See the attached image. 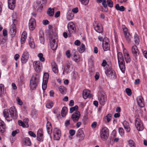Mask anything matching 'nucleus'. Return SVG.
<instances>
[{"mask_svg":"<svg viewBox=\"0 0 147 147\" xmlns=\"http://www.w3.org/2000/svg\"><path fill=\"white\" fill-rule=\"evenodd\" d=\"M130 147H135L134 141L132 140H129L128 141Z\"/></svg>","mask_w":147,"mask_h":147,"instance_id":"obj_47","label":"nucleus"},{"mask_svg":"<svg viewBox=\"0 0 147 147\" xmlns=\"http://www.w3.org/2000/svg\"><path fill=\"white\" fill-rule=\"evenodd\" d=\"M65 54L66 55L67 57L68 58H70L71 56V55L70 53V51L69 50H68L66 51L65 52Z\"/></svg>","mask_w":147,"mask_h":147,"instance_id":"obj_60","label":"nucleus"},{"mask_svg":"<svg viewBox=\"0 0 147 147\" xmlns=\"http://www.w3.org/2000/svg\"><path fill=\"white\" fill-rule=\"evenodd\" d=\"M109 40L107 38H106L104 39L103 41L102 42V45L103 44H105V45H109Z\"/></svg>","mask_w":147,"mask_h":147,"instance_id":"obj_56","label":"nucleus"},{"mask_svg":"<svg viewBox=\"0 0 147 147\" xmlns=\"http://www.w3.org/2000/svg\"><path fill=\"white\" fill-rule=\"evenodd\" d=\"M13 24L11 26L9 31L10 33L13 36H14L16 32V24H17V16L15 12H13L12 14Z\"/></svg>","mask_w":147,"mask_h":147,"instance_id":"obj_2","label":"nucleus"},{"mask_svg":"<svg viewBox=\"0 0 147 147\" xmlns=\"http://www.w3.org/2000/svg\"><path fill=\"white\" fill-rule=\"evenodd\" d=\"M32 117L35 118L37 116V112L36 111H34L32 112Z\"/></svg>","mask_w":147,"mask_h":147,"instance_id":"obj_53","label":"nucleus"},{"mask_svg":"<svg viewBox=\"0 0 147 147\" xmlns=\"http://www.w3.org/2000/svg\"><path fill=\"white\" fill-rule=\"evenodd\" d=\"M46 2V0H37L36 8L37 9H42L44 8Z\"/></svg>","mask_w":147,"mask_h":147,"instance_id":"obj_9","label":"nucleus"},{"mask_svg":"<svg viewBox=\"0 0 147 147\" xmlns=\"http://www.w3.org/2000/svg\"><path fill=\"white\" fill-rule=\"evenodd\" d=\"M29 39L28 41L29 46L31 48L33 49L35 47V46L33 39L31 37H29Z\"/></svg>","mask_w":147,"mask_h":147,"instance_id":"obj_32","label":"nucleus"},{"mask_svg":"<svg viewBox=\"0 0 147 147\" xmlns=\"http://www.w3.org/2000/svg\"><path fill=\"white\" fill-rule=\"evenodd\" d=\"M124 56L126 63H128L130 62L131 61V59L129 54L127 53H123Z\"/></svg>","mask_w":147,"mask_h":147,"instance_id":"obj_30","label":"nucleus"},{"mask_svg":"<svg viewBox=\"0 0 147 147\" xmlns=\"http://www.w3.org/2000/svg\"><path fill=\"white\" fill-rule=\"evenodd\" d=\"M36 25V22L34 19L31 18L29 20V29L32 30L35 28Z\"/></svg>","mask_w":147,"mask_h":147,"instance_id":"obj_12","label":"nucleus"},{"mask_svg":"<svg viewBox=\"0 0 147 147\" xmlns=\"http://www.w3.org/2000/svg\"><path fill=\"white\" fill-rule=\"evenodd\" d=\"M49 77V74L47 73H45L43 76V81L48 82Z\"/></svg>","mask_w":147,"mask_h":147,"instance_id":"obj_38","label":"nucleus"},{"mask_svg":"<svg viewBox=\"0 0 147 147\" xmlns=\"http://www.w3.org/2000/svg\"><path fill=\"white\" fill-rule=\"evenodd\" d=\"M4 117L8 121L12 120L13 117L17 116V113L14 107H12L9 109H5L3 111Z\"/></svg>","mask_w":147,"mask_h":147,"instance_id":"obj_1","label":"nucleus"},{"mask_svg":"<svg viewBox=\"0 0 147 147\" xmlns=\"http://www.w3.org/2000/svg\"><path fill=\"white\" fill-rule=\"evenodd\" d=\"M21 38L26 39L27 38V34L26 32H24L22 33Z\"/></svg>","mask_w":147,"mask_h":147,"instance_id":"obj_64","label":"nucleus"},{"mask_svg":"<svg viewBox=\"0 0 147 147\" xmlns=\"http://www.w3.org/2000/svg\"><path fill=\"white\" fill-rule=\"evenodd\" d=\"M94 27L95 30L97 32L100 33L102 32V26L97 25L95 26V25H94Z\"/></svg>","mask_w":147,"mask_h":147,"instance_id":"obj_29","label":"nucleus"},{"mask_svg":"<svg viewBox=\"0 0 147 147\" xmlns=\"http://www.w3.org/2000/svg\"><path fill=\"white\" fill-rule=\"evenodd\" d=\"M47 132L49 134H51L52 132V127L51 123L47 122Z\"/></svg>","mask_w":147,"mask_h":147,"instance_id":"obj_28","label":"nucleus"},{"mask_svg":"<svg viewBox=\"0 0 147 147\" xmlns=\"http://www.w3.org/2000/svg\"><path fill=\"white\" fill-rule=\"evenodd\" d=\"M70 67L68 66H65L64 68V70L63 72V74H64L65 72L67 74H68L69 72V68Z\"/></svg>","mask_w":147,"mask_h":147,"instance_id":"obj_49","label":"nucleus"},{"mask_svg":"<svg viewBox=\"0 0 147 147\" xmlns=\"http://www.w3.org/2000/svg\"><path fill=\"white\" fill-rule=\"evenodd\" d=\"M40 62L39 61H34L33 65L34 69L36 71H39L40 70Z\"/></svg>","mask_w":147,"mask_h":147,"instance_id":"obj_19","label":"nucleus"},{"mask_svg":"<svg viewBox=\"0 0 147 147\" xmlns=\"http://www.w3.org/2000/svg\"><path fill=\"white\" fill-rule=\"evenodd\" d=\"M109 136V129L106 127H103L101 130L100 137L103 140H107Z\"/></svg>","mask_w":147,"mask_h":147,"instance_id":"obj_6","label":"nucleus"},{"mask_svg":"<svg viewBox=\"0 0 147 147\" xmlns=\"http://www.w3.org/2000/svg\"><path fill=\"white\" fill-rule=\"evenodd\" d=\"M67 111V108L66 107H64L61 110V115L62 117H64L66 115Z\"/></svg>","mask_w":147,"mask_h":147,"instance_id":"obj_34","label":"nucleus"},{"mask_svg":"<svg viewBox=\"0 0 147 147\" xmlns=\"http://www.w3.org/2000/svg\"><path fill=\"white\" fill-rule=\"evenodd\" d=\"M107 68L105 73L107 76L109 77L113 74L114 75V71L112 70V68L110 66L108 65V67L107 66Z\"/></svg>","mask_w":147,"mask_h":147,"instance_id":"obj_17","label":"nucleus"},{"mask_svg":"<svg viewBox=\"0 0 147 147\" xmlns=\"http://www.w3.org/2000/svg\"><path fill=\"white\" fill-rule=\"evenodd\" d=\"M19 132V130L18 129H17L16 130L13 131L12 132V135L13 136H15Z\"/></svg>","mask_w":147,"mask_h":147,"instance_id":"obj_58","label":"nucleus"},{"mask_svg":"<svg viewBox=\"0 0 147 147\" xmlns=\"http://www.w3.org/2000/svg\"><path fill=\"white\" fill-rule=\"evenodd\" d=\"M39 39L40 43L43 44L45 42L44 34L42 30H40L39 32Z\"/></svg>","mask_w":147,"mask_h":147,"instance_id":"obj_27","label":"nucleus"},{"mask_svg":"<svg viewBox=\"0 0 147 147\" xmlns=\"http://www.w3.org/2000/svg\"><path fill=\"white\" fill-rule=\"evenodd\" d=\"M122 124L126 131L127 132H129L130 130V128L129 123L127 121H125L123 122Z\"/></svg>","mask_w":147,"mask_h":147,"instance_id":"obj_25","label":"nucleus"},{"mask_svg":"<svg viewBox=\"0 0 147 147\" xmlns=\"http://www.w3.org/2000/svg\"><path fill=\"white\" fill-rule=\"evenodd\" d=\"M61 135H59L57 134L54 135V140H59L60 139Z\"/></svg>","mask_w":147,"mask_h":147,"instance_id":"obj_54","label":"nucleus"},{"mask_svg":"<svg viewBox=\"0 0 147 147\" xmlns=\"http://www.w3.org/2000/svg\"><path fill=\"white\" fill-rule=\"evenodd\" d=\"M137 100L138 105L141 107H143L144 106V104L143 102V100L142 97L139 96L137 98Z\"/></svg>","mask_w":147,"mask_h":147,"instance_id":"obj_21","label":"nucleus"},{"mask_svg":"<svg viewBox=\"0 0 147 147\" xmlns=\"http://www.w3.org/2000/svg\"><path fill=\"white\" fill-rule=\"evenodd\" d=\"M78 107L77 105H75L74 107L70 108L69 113H72L75 110H78Z\"/></svg>","mask_w":147,"mask_h":147,"instance_id":"obj_42","label":"nucleus"},{"mask_svg":"<svg viewBox=\"0 0 147 147\" xmlns=\"http://www.w3.org/2000/svg\"><path fill=\"white\" fill-rule=\"evenodd\" d=\"M24 142L26 146H29L31 145V143L30 139L28 138H26L24 139Z\"/></svg>","mask_w":147,"mask_h":147,"instance_id":"obj_31","label":"nucleus"},{"mask_svg":"<svg viewBox=\"0 0 147 147\" xmlns=\"http://www.w3.org/2000/svg\"><path fill=\"white\" fill-rule=\"evenodd\" d=\"M47 13L49 16H53L54 13V10H48L47 11Z\"/></svg>","mask_w":147,"mask_h":147,"instance_id":"obj_39","label":"nucleus"},{"mask_svg":"<svg viewBox=\"0 0 147 147\" xmlns=\"http://www.w3.org/2000/svg\"><path fill=\"white\" fill-rule=\"evenodd\" d=\"M39 82V78L35 75H33L30 80V87L32 90L35 89Z\"/></svg>","mask_w":147,"mask_h":147,"instance_id":"obj_4","label":"nucleus"},{"mask_svg":"<svg viewBox=\"0 0 147 147\" xmlns=\"http://www.w3.org/2000/svg\"><path fill=\"white\" fill-rule=\"evenodd\" d=\"M82 3L86 5L88 4L89 2V0H79Z\"/></svg>","mask_w":147,"mask_h":147,"instance_id":"obj_59","label":"nucleus"},{"mask_svg":"<svg viewBox=\"0 0 147 147\" xmlns=\"http://www.w3.org/2000/svg\"><path fill=\"white\" fill-rule=\"evenodd\" d=\"M125 37L126 41L130 43L131 41V36L130 33H127L124 34Z\"/></svg>","mask_w":147,"mask_h":147,"instance_id":"obj_35","label":"nucleus"},{"mask_svg":"<svg viewBox=\"0 0 147 147\" xmlns=\"http://www.w3.org/2000/svg\"><path fill=\"white\" fill-rule=\"evenodd\" d=\"M77 50L80 53H82L84 52L85 50V45L83 44L82 43L80 47L78 48Z\"/></svg>","mask_w":147,"mask_h":147,"instance_id":"obj_33","label":"nucleus"},{"mask_svg":"<svg viewBox=\"0 0 147 147\" xmlns=\"http://www.w3.org/2000/svg\"><path fill=\"white\" fill-rule=\"evenodd\" d=\"M78 10H68L67 13V19L69 20L72 19L74 16V13H76Z\"/></svg>","mask_w":147,"mask_h":147,"instance_id":"obj_8","label":"nucleus"},{"mask_svg":"<svg viewBox=\"0 0 147 147\" xmlns=\"http://www.w3.org/2000/svg\"><path fill=\"white\" fill-rule=\"evenodd\" d=\"M51 68L53 72L56 74L58 72V69L56 63L54 61H53L51 63Z\"/></svg>","mask_w":147,"mask_h":147,"instance_id":"obj_22","label":"nucleus"},{"mask_svg":"<svg viewBox=\"0 0 147 147\" xmlns=\"http://www.w3.org/2000/svg\"><path fill=\"white\" fill-rule=\"evenodd\" d=\"M117 60L119 67L122 72H124L125 69V61L122 53L118 52L117 54Z\"/></svg>","mask_w":147,"mask_h":147,"instance_id":"obj_3","label":"nucleus"},{"mask_svg":"<svg viewBox=\"0 0 147 147\" xmlns=\"http://www.w3.org/2000/svg\"><path fill=\"white\" fill-rule=\"evenodd\" d=\"M135 126L139 131H142L144 129V126L141 120L137 118L135 120Z\"/></svg>","mask_w":147,"mask_h":147,"instance_id":"obj_7","label":"nucleus"},{"mask_svg":"<svg viewBox=\"0 0 147 147\" xmlns=\"http://www.w3.org/2000/svg\"><path fill=\"white\" fill-rule=\"evenodd\" d=\"M8 7L10 9H14L16 6V0H8Z\"/></svg>","mask_w":147,"mask_h":147,"instance_id":"obj_16","label":"nucleus"},{"mask_svg":"<svg viewBox=\"0 0 147 147\" xmlns=\"http://www.w3.org/2000/svg\"><path fill=\"white\" fill-rule=\"evenodd\" d=\"M83 96L84 98L86 99L87 98H90L92 97V94L89 90H85L83 91Z\"/></svg>","mask_w":147,"mask_h":147,"instance_id":"obj_20","label":"nucleus"},{"mask_svg":"<svg viewBox=\"0 0 147 147\" xmlns=\"http://www.w3.org/2000/svg\"><path fill=\"white\" fill-rule=\"evenodd\" d=\"M29 58V54L27 52H24L22 55L21 61L22 63H26Z\"/></svg>","mask_w":147,"mask_h":147,"instance_id":"obj_14","label":"nucleus"},{"mask_svg":"<svg viewBox=\"0 0 147 147\" xmlns=\"http://www.w3.org/2000/svg\"><path fill=\"white\" fill-rule=\"evenodd\" d=\"M47 82L43 81L42 88L43 90H45L47 87Z\"/></svg>","mask_w":147,"mask_h":147,"instance_id":"obj_50","label":"nucleus"},{"mask_svg":"<svg viewBox=\"0 0 147 147\" xmlns=\"http://www.w3.org/2000/svg\"><path fill=\"white\" fill-rule=\"evenodd\" d=\"M98 100L100 105H103L107 100V96L102 91L98 92Z\"/></svg>","mask_w":147,"mask_h":147,"instance_id":"obj_5","label":"nucleus"},{"mask_svg":"<svg viewBox=\"0 0 147 147\" xmlns=\"http://www.w3.org/2000/svg\"><path fill=\"white\" fill-rule=\"evenodd\" d=\"M53 106V103L52 102H50L48 103L46 105V107L48 109H50Z\"/></svg>","mask_w":147,"mask_h":147,"instance_id":"obj_61","label":"nucleus"},{"mask_svg":"<svg viewBox=\"0 0 147 147\" xmlns=\"http://www.w3.org/2000/svg\"><path fill=\"white\" fill-rule=\"evenodd\" d=\"M102 4L105 8L107 7L108 6L112 8L113 5V2L111 0H107L106 2V0H104L102 1Z\"/></svg>","mask_w":147,"mask_h":147,"instance_id":"obj_13","label":"nucleus"},{"mask_svg":"<svg viewBox=\"0 0 147 147\" xmlns=\"http://www.w3.org/2000/svg\"><path fill=\"white\" fill-rule=\"evenodd\" d=\"M16 101L17 102L18 104L20 105H22L23 102L21 100L19 97H17L16 98Z\"/></svg>","mask_w":147,"mask_h":147,"instance_id":"obj_57","label":"nucleus"},{"mask_svg":"<svg viewBox=\"0 0 147 147\" xmlns=\"http://www.w3.org/2000/svg\"><path fill=\"white\" fill-rule=\"evenodd\" d=\"M38 56L39 58V60L40 61L42 62L45 61V59L43 57V55L42 53H39L38 55Z\"/></svg>","mask_w":147,"mask_h":147,"instance_id":"obj_41","label":"nucleus"},{"mask_svg":"<svg viewBox=\"0 0 147 147\" xmlns=\"http://www.w3.org/2000/svg\"><path fill=\"white\" fill-rule=\"evenodd\" d=\"M84 135V132L82 129H79L77 131L76 136L77 137H80L81 135Z\"/></svg>","mask_w":147,"mask_h":147,"instance_id":"obj_40","label":"nucleus"},{"mask_svg":"<svg viewBox=\"0 0 147 147\" xmlns=\"http://www.w3.org/2000/svg\"><path fill=\"white\" fill-rule=\"evenodd\" d=\"M43 132L42 129H39L37 133V139L39 141H40L43 135Z\"/></svg>","mask_w":147,"mask_h":147,"instance_id":"obj_24","label":"nucleus"},{"mask_svg":"<svg viewBox=\"0 0 147 147\" xmlns=\"http://www.w3.org/2000/svg\"><path fill=\"white\" fill-rule=\"evenodd\" d=\"M102 47L104 51H106L108 50L109 49L110 45H102Z\"/></svg>","mask_w":147,"mask_h":147,"instance_id":"obj_48","label":"nucleus"},{"mask_svg":"<svg viewBox=\"0 0 147 147\" xmlns=\"http://www.w3.org/2000/svg\"><path fill=\"white\" fill-rule=\"evenodd\" d=\"M80 112L78 111H76L71 115V118L74 122L78 121L80 117Z\"/></svg>","mask_w":147,"mask_h":147,"instance_id":"obj_11","label":"nucleus"},{"mask_svg":"<svg viewBox=\"0 0 147 147\" xmlns=\"http://www.w3.org/2000/svg\"><path fill=\"white\" fill-rule=\"evenodd\" d=\"M75 131L74 130L70 129L69 130V133L70 135L72 136H74L75 134Z\"/></svg>","mask_w":147,"mask_h":147,"instance_id":"obj_62","label":"nucleus"},{"mask_svg":"<svg viewBox=\"0 0 147 147\" xmlns=\"http://www.w3.org/2000/svg\"><path fill=\"white\" fill-rule=\"evenodd\" d=\"M131 51L133 55L137 59L140 54V51L136 46L134 45L133 46L131 47Z\"/></svg>","mask_w":147,"mask_h":147,"instance_id":"obj_10","label":"nucleus"},{"mask_svg":"<svg viewBox=\"0 0 147 147\" xmlns=\"http://www.w3.org/2000/svg\"><path fill=\"white\" fill-rule=\"evenodd\" d=\"M19 124L20 126H22L23 127H28V121L27 119H24L23 121L20 120L18 121Z\"/></svg>","mask_w":147,"mask_h":147,"instance_id":"obj_18","label":"nucleus"},{"mask_svg":"<svg viewBox=\"0 0 147 147\" xmlns=\"http://www.w3.org/2000/svg\"><path fill=\"white\" fill-rule=\"evenodd\" d=\"M29 135L35 138L36 137V134L32 131H29L28 132Z\"/></svg>","mask_w":147,"mask_h":147,"instance_id":"obj_63","label":"nucleus"},{"mask_svg":"<svg viewBox=\"0 0 147 147\" xmlns=\"http://www.w3.org/2000/svg\"><path fill=\"white\" fill-rule=\"evenodd\" d=\"M79 57L78 56H77L76 54H74V56L72 57V59L75 62H77Z\"/></svg>","mask_w":147,"mask_h":147,"instance_id":"obj_51","label":"nucleus"},{"mask_svg":"<svg viewBox=\"0 0 147 147\" xmlns=\"http://www.w3.org/2000/svg\"><path fill=\"white\" fill-rule=\"evenodd\" d=\"M122 28L123 30V31L124 34L129 33L128 32L127 28L125 27V25H123L122 26Z\"/></svg>","mask_w":147,"mask_h":147,"instance_id":"obj_45","label":"nucleus"},{"mask_svg":"<svg viewBox=\"0 0 147 147\" xmlns=\"http://www.w3.org/2000/svg\"><path fill=\"white\" fill-rule=\"evenodd\" d=\"M115 8L116 9H125L124 6H119V5L118 4L116 5Z\"/></svg>","mask_w":147,"mask_h":147,"instance_id":"obj_55","label":"nucleus"},{"mask_svg":"<svg viewBox=\"0 0 147 147\" xmlns=\"http://www.w3.org/2000/svg\"><path fill=\"white\" fill-rule=\"evenodd\" d=\"M50 46L51 49L53 50H56L57 48L58 45L55 39L50 40Z\"/></svg>","mask_w":147,"mask_h":147,"instance_id":"obj_15","label":"nucleus"},{"mask_svg":"<svg viewBox=\"0 0 147 147\" xmlns=\"http://www.w3.org/2000/svg\"><path fill=\"white\" fill-rule=\"evenodd\" d=\"M59 91L62 94H64L66 92V88L63 86H61L59 88Z\"/></svg>","mask_w":147,"mask_h":147,"instance_id":"obj_36","label":"nucleus"},{"mask_svg":"<svg viewBox=\"0 0 147 147\" xmlns=\"http://www.w3.org/2000/svg\"><path fill=\"white\" fill-rule=\"evenodd\" d=\"M135 42L136 45H138L139 43V38L138 35L135 34L134 35Z\"/></svg>","mask_w":147,"mask_h":147,"instance_id":"obj_37","label":"nucleus"},{"mask_svg":"<svg viewBox=\"0 0 147 147\" xmlns=\"http://www.w3.org/2000/svg\"><path fill=\"white\" fill-rule=\"evenodd\" d=\"M4 92V85L2 84H0V96H1Z\"/></svg>","mask_w":147,"mask_h":147,"instance_id":"obj_44","label":"nucleus"},{"mask_svg":"<svg viewBox=\"0 0 147 147\" xmlns=\"http://www.w3.org/2000/svg\"><path fill=\"white\" fill-rule=\"evenodd\" d=\"M105 119L107 120V121H106V122L108 123L110 122L111 119V114H108L106 117Z\"/></svg>","mask_w":147,"mask_h":147,"instance_id":"obj_43","label":"nucleus"},{"mask_svg":"<svg viewBox=\"0 0 147 147\" xmlns=\"http://www.w3.org/2000/svg\"><path fill=\"white\" fill-rule=\"evenodd\" d=\"M125 92L128 96H130L132 92L131 90L129 88H127L125 89Z\"/></svg>","mask_w":147,"mask_h":147,"instance_id":"obj_52","label":"nucleus"},{"mask_svg":"<svg viewBox=\"0 0 147 147\" xmlns=\"http://www.w3.org/2000/svg\"><path fill=\"white\" fill-rule=\"evenodd\" d=\"M119 132L120 135L121 136H123L124 135V131L122 127H119Z\"/></svg>","mask_w":147,"mask_h":147,"instance_id":"obj_46","label":"nucleus"},{"mask_svg":"<svg viewBox=\"0 0 147 147\" xmlns=\"http://www.w3.org/2000/svg\"><path fill=\"white\" fill-rule=\"evenodd\" d=\"M5 131V125L4 122L0 120V132L1 133H4Z\"/></svg>","mask_w":147,"mask_h":147,"instance_id":"obj_23","label":"nucleus"},{"mask_svg":"<svg viewBox=\"0 0 147 147\" xmlns=\"http://www.w3.org/2000/svg\"><path fill=\"white\" fill-rule=\"evenodd\" d=\"M68 31L70 32H73L75 31V25L73 22H71L69 23L68 24L67 26Z\"/></svg>","mask_w":147,"mask_h":147,"instance_id":"obj_26","label":"nucleus"}]
</instances>
